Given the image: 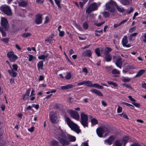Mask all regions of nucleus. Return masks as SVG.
<instances>
[{
    "label": "nucleus",
    "instance_id": "obj_16",
    "mask_svg": "<svg viewBox=\"0 0 146 146\" xmlns=\"http://www.w3.org/2000/svg\"><path fill=\"white\" fill-rule=\"evenodd\" d=\"M31 89V88H29L27 89L26 92V93L25 94L22 95L23 99L24 100H26L29 99L30 97L29 94Z\"/></svg>",
    "mask_w": 146,
    "mask_h": 146
},
{
    "label": "nucleus",
    "instance_id": "obj_33",
    "mask_svg": "<svg viewBox=\"0 0 146 146\" xmlns=\"http://www.w3.org/2000/svg\"><path fill=\"white\" fill-rule=\"evenodd\" d=\"M121 3L124 5H127L129 4V0H120Z\"/></svg>",
    "mask_w": 146,
    "mask_h": 146
},
{
    "label": "nucleus",
    "instance_id": "obj_55",
    "mask_svg": "<svg viewBox=\"0 0 146 146\" xmlns=\"http://www.w3.org/2000/svg\"><path fill=\"white\" fill-rule=\"evenodd\" d=\"M49 20V18L48 16H46L45 18V21L44 23H47Z\"/></svg>",
    "mask_w": 146,
    "mask_h": 146
},
{
    "label": "nucleus",
    "instance_id": "obj_60",
    "mask_svg": "<svg viewBox=\"0 0 146 146\" xmlns=\"http://www.w3.org/2000/svg\"><path fill=\"white\" fill-rule=\"evenodd\" d=\"M34 92H35V91H34V89H33L31 91V94H30V97H31L32 96H35V94H34Z\"/></svg>",
    "mask_w": 146,
    "mask_h": 146
},
{
    "label": "nucleus",
    "instance_id": "obj_8",
    "mask_svg": "<svg viewBox=\"0 0 146 146\" xmlns=\"http://www.w3.org/2000/svg\"><path fill=\"white\" fill-rule=\"evenodd\" d=\"M129 137L125 136L123 137L122 140H116L115 143V145L116 146H122V144L123 143L124 146H125L126 143L128 141Z\"/></svg>",
    "mask_w": 146,
    "mask_h": 146
},
{
    "label": "nucleus",
    "instance_id": "obj_24",
    "mask_svg": "<svg viewBox=\"0 0 146 146\" xmlns=\"http://www.w3.org/2000/svg\"><path fill=\"white\" fill-rule=\"evenodd\" d=\"M90 91L92 93L97 94L99 96H102L103 94L100 91L96 89H93L90 90Z\"/></svg>",
    "mask_w": 146,
    "mask_h": 146
},
{
    "label": "nucleus",
    "instance_id": "obj_26",
    "mask_svg": "<svg viewBox=\"0 0 146 146\" xmlns=\"http://www.w3.org/2000/svg\"><path fill=\"white\" fill-rule=\"evenodd\" d=\"M145 72V70L143 69H142L139 70L137 72V74L135 76V77H137L141 76Z\"/></svg>",
    "mask_w": 146,
    "mask_h": 146
},
{
    "label": "nucleus",
    "instance_id": "obj_34",
    "mask_svg": "<svg viewBox=\"0 0 146 146\" xmlns=\"http://www.w3.org/2000/svg\"><path fill=\"white\" fill-rule=\"evenodd\" d=\"M121 79L122 81L124 82H128L131 80V78H125L124 77H121Z\"/></svg>",
    "mask_w": 146,
    "mask_h": 146
},
{
    "label": "nucleus",
    "instance_id": "obj_56",
    "mask_svg": "<svg viewBox=\"0 0 146 146\" xmlns=\"http://www.w3.org/2000/svg\"><path fill=\"white\" fill-rule=\"evenodd\" d=\"M138 34V32H135L131 34L130 35H131V37H133L136 36Z\"/></svg>",
    "mask_w": 146,
    "mask_h": 146
},
{
    "label": "nucleus",
    "instance_id": "obj_23",
    "mask_svg": "<svg viewBox=\"0 0 146 146\" xmlns=\"http://www.w3.org/2000/svg\"><path fill=\"white\" fill-rule=\"evenodd\" d=\"M90 87L100 89H102L103 88V87L102 86L98 84L95 83L92 84L91 82V84Z\"/></svg>",
    "mask_w": 146,
    "mask_h": 146
},
{
    "label": "nucleus",
    "instance_id": "obj_7",
    "mask_svg": "<svg viewBox=\"0 0 146 146\" xmlns=\"http://www.w3.org/2000/svg\"><path fill=\"white\" fill-rule=\"evenodd\" d=\"M1 26L3 27L5 31L8 30L9 24L6 18L3 17H1Z\"/></svg>",
    "mask_w": 146,
    "mask_h": 146
},
{
    "label": "nucleus",
    "instance_id": "obj_59",
    "mask_svg": "<svg viewBox=\"0 0 146 146\" xmlns=\"http://www.w3.org/2000/svg\"><path fill=\"white\" fill-rule=\"evenodd\" d=\"M102 105L104 107H106L107 105V104L106 102L104 100H102Z\"/></svg>",
    "mask_w": 146,
    "mask_h": 146
},
{
    "label": "nucleus",
    "instance_id": "obj_29",
    "mask_svg": "<svg viewBox=\"0 0 146 146\" xmlns=\"http://www.w3.org/2000/svg\"><path fill=\"white\" fill-rule=\"evenodd\" d=\"M58 144V142L56 140H53L50 142V146H57Z\"/></svg>",
    "mask_w": 146,
    "mask_h": 146
},
{
    "label": "nucleus",
    "instance_id": "obj_19",
    "mask_svg": "<svg viewBox=\"0 0 146 146\" xmlns=\"http://www.w3.org/2000/svg\"><path fill=\"white\" fill-rule=\"evenodd\" d=\"M122 64V58L121 57L119 58L115 63V64L117 67L121 69V66Z\"/></svg>",
    "mask_w": 146,
    "mask_h": 146
},
{
    "label": "nucleus",
    "instance_id": "obj_9",
    "mask_svg": "<svg viewBox=\"0 0 146 146\" xmlns=\"http://www.w3.org/2000/svg\"><path fill=\"white\" fill-rule=\"evenodd\" d=\"M98 6L97 5V4L96 3H94L91 4L90 6L87 8L86 13L89 14L91 12L97 10Z\"/></svg>",
    "mask_w": 146,
    "mask_h": 146
},
{
    "label": "nucleus",
    "instance_id": "obj_14",
    "mask_svg": "<svg viewBox=\"0 0 146 146\" xmlns=\"http://www.w3.org/2000/svg\"><path fill=\"white\" fill-rule=\"evenodd\" d=\"M42 14H38L36 15L35 20V22L37 25H39L42 23Z\"/></svg>",
    "mask_w": 146,
    "mask_h": 146
},
{
    "label": "nucleus",
    "instance_id": "obj_5",
    "mask_svg": "<svg viewBox=\"0 0 146 146\" xmlns=\"http://www.w3.org/2000/svg\"><path fill=\"white\" fill-rule=\"evenodd\" d=\"M116 5V3L114 1H110L106 4V9L111 12H114L115 10V6Z\"/></svg>",
    "mask_w": 146,
    "mask_h": 146
},
{
    "label": "nucleus",
    "instance_id": "obj_45",
    "mask_svg": "<svg viewBox=\"0 0 146 146\" xmlns=\"http://www.w3.org/2000/svg\"><path fill=\"white\" fill-rule=\"evenodd\" d=\"M73 25L79 30H82V28L79 25H77L76 23H74Z\"/></svg>",
    "mask_w": 146,
    "mask_h": 146
},
{
    "label": "nucleus",
    "instance_id": "obj_49",
    "mask_svg": "<svg viewBox=\"0 0 146 146\" xmlns=\"http://www.w3.org/2000/svg\"><path fill=\"white\" fill-rule=\"evenodd\" d=\"M122 85L123 86H125L127 88H128L130 89H131V90L132 89V87L131 86V85L129 84H122Z\"/></svg>",
    "mask_w": 146,
    "mask_h": 146
},
{
    "label": "nucleus",
    "instance_id": "obj_61",
    "mask_svg": "<svg viewBox=\"0 0 146 146\" xmlns=\"http://www.w3.org/2000/svg\"><path fill=\"white\" fill-rule=\"evenodd\" d=\"M33 106L35 108L36 110H38L39 108V105H38L33 104Z\"/></svg>",
    "mask_w": 146,
    "mask_h": 146
},
{
    "label": "nucleus",
    "instance_id": "obj_3",
    "mask_svg": "<svg viewBox=\"0 0 146 146\" xmlns=\"http://www.w3.org/2000/svg\"><path fill=\"white\" fill-rule=\"evenodd\" d=\"M96 133L98 136L100 137H103L102 135L105 133V136H108L110 133V129L104 126L100 127L96 130Z\"/></svg>",
    "mask_w": 146,
    "mask_h": 146
},
{
    "label": "nucleus",
    "instance_id": "obj_13",
    "mask_svg": "<svg viewBox=\"0 0 146 146\" xmlns=\"http://www.w3.org/2000/svg\"><path fill=\"white\" fill-rule=\"evenodd\" d=\"M128 43L127 37L126 36H124L122 40V43L123 46L126 47H130L131 45L129 44H127Z\"/></svg>",
    "mask_w": 146,
    "mask_h": 146
},
{
    "label": "nucleus",
    "instance_id": "obj_18",
    "mask_svg": "<svg viewBox=\"0 0 146 146\" xmlns=\"http://www.w3.org/2000/svg\"><path fill=\"white\" fill-rule=\"evenodd\" d=\"M98 20H95L94 21V23L95 25L98 27H99L102 25L104 23V22H102L101 23H100L102 19V16L100 15H99L98 17Z\"/></svg>",
    "mask_w": 146,
    "mask_h": 146
},
{
    "label": "nucleus",
    "instance_id": "obj_54",
    "mask_svg": "<svg viewBox=\"0 0 146 146\" xmlns=\"http://www.w3.org/2000/svg\"><path fill=\"white\" fill-rule=\"evenodd\" d=\"M129 20L128 18H127L125 20H124L122 21H121L120 23V25H123L128 20Z\"/></svg>",
    "mask_w": 146,
    "mask_h": 146
},
{
    "label": "nucleus",
    "instance_id": "obj_57",
    "mask_svg": "<svg viewBox=\"0 0 146 146\" xmlns=\"http://www.w3.org/2000/svg\"><path fill=\"white\" fill-rule=\"evenodd\" d=\"M34 129V127L32 126L31 127L29 128L28 129V130L30 132H32L33 131Z\"/></svg>",
    "mask_w": 146,
    "mask_h": 146
},
{
    "label": "nucleus",
    "instance_id": "obj_38",
    "mask_svg": "<svg viewBox=\"0 0 146 146\" xmlns=\"http://www.w3.org/2000/svg\"><path fill=\"white\" fill-rule=\"evenodd\" d=\"M29 61H31L33 59L35 60L36 59V57L33 56L32 55L29 54Z\"/></svg>",
    "mask_w": 146,
    "mask_h": 146
},
{
    "label": "nucleus",
    "instance_id": "obj_2",
    "mask_svg": "<svg viewBox=\"0 0 146 146\" xmlns=\"http://www.w3.org/2000/svg\"><path fill=\"white\" fill-rule=\"evenodd\" d=\"M65 119L67 125L72 130L77 133L80 132L81 130L79 129V127L72 121L69 117H66Z\"/></svg>",
    "mask_w": 146,
    "mask_h": 146
},
{
    "label": "nucleus",
    "instance_id": "obj_44",
    "mask_svg": "<svg viewBox=\"0 0 146 146\" xmlns=\"http://www.w3.org/2000/svg\"><path fill=\"white\" fill-rule=\"evenodd\" d=\"M45 41L47 43H50L52 41V38H51V37L49 36L48 37L46 38L45 40Z\"/></svg>",
    "mask_w": 146,
    "mask_h": 146
},
{
    "label": "nucleus",
    "instance_id": "obj_58",
    "mask_svg": "<svg viewBox=\"0 0 146 146\" xmlns=\"http://www.w3.org/2000/svg\"><path fill=\"white\" fill-rule=\"evenodd\" d=\"M128 98L129 99V100L135 102L136 101L135 100L132 98V96H128Z\"/></svg>",
    "mask_w": 146,
    "mask_h": 146
},
{
    "label": "nucleus",
    "instance_id": "obj_35",
    "mask_svg": "<svg viewBox=\"0 0 146 146\" xmlns=\"http://www.w3.org/2000/svg\"><path fill=\"white\" fill-rule=\"evenodd\" d=\"M111 56L109 54H108L105 57V59L106 62H109L111 61Z\"/></svg>",
    "mask_w": 146,
    "mask_h": 146
},
{
    "label": "nucleus",
    "instance_id": "obj_1",
    "mask_svg": "<svg viewBox=\"0 0 146 146\" xmlns=\"http://www.w3.org/2000/svg\"><path fill=\"white\" fill-rule=\"evenodd\" d=\"M54 135L63 146L68 145L70 142H74L76 140L75 136L67 134L60 129V127L55 130Z\"/></svg>",
    "mask_w": 146,
    "mask_h": 146
},
{
    "label": "nucleus",
    "instance_id": "obj_48",
    "mask_svg": "<svg viewBox=\"0 0 146 146\" xmlns=\"http://www.w3.org/2000/svg\"><path fill=\"white\" fill-rule=\"evenodd\" d=\"M83 27V28L85 29H87L88 28V25L86 23H84Z\"/></svg>",
    "mask_w": 146,
    "mask_h": 146
},
{
    "label": "nucleus",
    "instance_id": "obj_21",
    "mask_svg": "<svg viewBox=\"0 0 146 146\" xmlns=\"http://www.w3.org/2000/svg\"><path fill=\"white\" fill-rule=\"evenodd\" d=\"M92 54V52L90 50H87L84 51L82 54L83 56L90 57Z\"/></svg>",
    "mask_w": 146,
    "mask_h": 146
},
{
    "label": "nucleus",
    "instance_id": "obj_11",
    "mask_svg": "<svg viewBox=\"0 0 146 146\" xmlns=\"http://www.w3.org/2000/svg\"><path fill=\"white\" fill-rule=\"evenodd\" d=\"M69 114L73 118L78 120L80 119V116L78 113L76 111L70 110L68 111Z\"/></svg>",
    "mask_w": 146,
    "mask_h": 146
},
{
    "label": "nucleus",
    "instance_id": "obj_40",
    "mask_svg": "<svg viewBox=\"0 0 146 146\" xmlns=\"http://www.w3.org/2000/svg\"><path fill=\"white\" fill-rule=\"evenodd\" d=\"M103 14L106 18L109 17L110 15L109 12L107 11H104L103 12Z\"/></svg>",
    "mask_w": 146,
    "mask_h": 146
},
{
    "label": "nucleus",
    "instance_id": "obj_52",
    "mask_svg": "<svg viewBox=\"0 0 146 146\" xmlns=\"http://www.w3.org/2000/svg\"><path fill=\"white\" fill-rule=\"evenodd\" d=\"M132 104L136 107L138 108H139L140 106V104L139 103H137L136 102H133Z\"/></svg>",
    "mask_w": 146,
    "mask_h": 146
},
{
    "label": "nucleus",
    "instance_id": "obj_53",
    "mask_svg": "<svg viewBox=\"0 0 146 146\" xmlns=\"http://www.w3.org/2000/svg\"><path fill=\"white\" fill-rule=\"evenodd\" d=\"M122 111V108L120 106H118V107L117 108V112L118 113H121V112Z\"/></svg>",
    "mask_w": 146,
    "mask_h": 146
},
{
    "label": "nucleus",
    "instance_id": "obj_12",
    "mask_svg": "<svg viewBox=\"0 0 146 146\" xmlns=\"http://www.w3.org/2000/svg\"><path fill=\"white\" fill-rule=\"evenodd\" d=\"M49 116L50 120L51 122L56 123L58 121L57 116L54 113L50 112L49 113Z\"/></svg>",
    "mask_w": 146,
    "mask_h": 146
},
{
    "label": "nucleus",
    "instance_id": "obj_22",
    "mask_svg": "<svg viewBox=\"0 0 146 146\" xmlns=\"http://www.w3.org/2000/svg\"><path fill=\"white\" fill-rule=\"evenodd\" d=\"M74 86L72 84H70L66 86H61V89L62 90H67L72 88Z\"/></svg>",
    "mask_w": 146,
    "mask_h": 146
},
{
    "label": "nucleus",
    "instance_id": "obj_25",
    "mask_svg": "<svg viewBox=\"0 0 146 146\" xmlns=\"http://www.w3.org/2000/svg\"><path fill=\"white\" fill-rule=\"evenodd\" d=\"M8 71L10 75L13 77H15L17 74V72L14 70H9Z\"/></svg>",
    "mask_w": 146,
    "mask_h": 146
},
{
    "label": "nucleus",
    "instance_id": "obj_36",
    "mask_svg": "<svg viewBox=\"0 0 146 146\" xmlns=\"http://www.w3.org/2000/svg\"><path fill=\"white\" fill-rule=\"evenodd\" d=\"M126 68L129 71L131 69H135L134 66L132 64H128Z\"/></svg>",
    "mask_w": 146,
    "mask_h": 146
},
{
    "label": "nucleus",
    "instance_id": "obj_15",
    "mask_svg": "<svg viewBox=\"0 0 146 146\" xmlns=\"http://www.w3.org/2000/svg\"><path fill=\"white\" fill-rule=\"evenodd\" d=\"M13 0H7L8 4H10ZM19 5L20 6H24L27 5V2L23 0H17Z\"/></svg>",
    "mask_w": 146,
    "mask_h": 146
},
{
    "label": "nucleus",
    "instance_id": "obj_64",
    "mask_svg": "<svg viewBox=\"0 0 146 146\" xmlns=\"http://www.w3.org/2000/svg\"><path fill=\"white\" fill-rule=\"evenodd\" d=\"M82 70L83 72L86 73V74H87L88 73V70L86 68H83L82 69Z\"/></svg>",
    "mask_w": 146,
    "mask_h": 146
},
{
    "label": "nucleus",
    "instance_id": "obj_27",
    "mask_svg": "<svg viewBox=\"0 0 146 146\" xmlns=\"http://www.w3.org/2000/svg\"><path fill=\"white\" fill-rule=\"evenodd\" d=\"M116 7L118 11L120 13H123L124 11V9L121 5H118L116 4Z\"/></svg>",
    "mask_w": 146,
    "mask_h": 146
},
{
    "label": "nucleus",
    "instance_id": "obj_32",
    "mask_svg": "<svg viewBox=\"0 0 146 146\" xmlns=\"http://www.w3.org/2000/svg\"><path fill=\"white\" fill-rule=\"evenodd\" d=\"M10 68L11 69V70L14 71H17L18 68V66L17 64H13L12 65V66H11V67Z\"/></svg>",
    "mask_w": 146,
    "mask_h": 146
},
{
    "label": "nucleus",
    "instance_id": "obj_51",
    "mask_svg": "<svg viewBox=\"0 0 146 146\" xmlns=\"http://www.w3.org/2000/svg\"><path fill=\"white\" fill-rule=\"evenodd\" d=\"M119 115H120V116L121 117H124V118H126L127 119H128V118L127 116V115L126 114H125V113H123L121 114H119Z\"/></svg>",
    "mask_w": 146,
    "mask_h": 146
},
{
    "label": "nucleus",
    "instance_id": "obj_50",
    "mask_svg": "<svg viewBox=\"0 0 146 146\" xmlns=\"http://www.w3.org/2000/svg\"><path fill=\"white\" fill-rule=\"evenodd\" d=\"M59 36H63L64 34V32L63 31H61L60 30H59Z\"/></svg>",
    "mask_w": 146,
    "mask_h": 146
},
{
    "label": "nucleus",
    "instance_id": "obj_4",
    "mask_svg": "<svg viewBox=\"0 0 146 146\" xmlns=\"http://www.w3.org/2000/svg\"><path fill=\"white\" fill-rule=\"evenodd\" d=\"M80 121L82 125L84 127H88V116L84 113H82L81 114Z\"/></svg>",
    "mask_w": 146,
    "mask_h": 146
},
{
    "label": "nucleus",
    "instance_id": "obj_10",
    "mask_svg": "<svg viewBox=\"0 0 146 146\" xmlns=\"http://www.w3.org/2000/svg\"><path fill=\"white\" fill-rule=\"evenodd\" d=\"M7 56L9 60L11 62H15L18 58V57L15 54L13 51H10L7 52Z\"/></svg>",
    "mask_w": 146,
    "mask_h": 146
},
{
    "label": "nucleus",
    "instance_id": "obj_17",
    "mask_svg": "<svg viewBox=\"0 0 146 146\" xmlns=\"http://www.w3.org/2000/svg\"><path fill=\"white\" fill-rule=\"evenodd\" d=\"M91 81L89 80H84L82 82H79L77 84L78 86L84 85L88 87H90L91 84Z\"/></svg>",
    "mask_w": 146,
    "mask_h": 146
},
{
    "label": "nucleus",
    "instance_id": "obj_46",
    "mask_svg": "<svg viewBox=\"0 0 146 146\" xmlns=\"http://www.w3.org/2000/svg\"><path fill=\"white\" fill-rule=\"evenodd\" d=\"M111 51V48L108 47H106L105 49V52L106 53H108L110 52Z\"/></svg>",
    "mask_w": 146,
    "mask_h": 146
},
{
    "label": "nucleus",
    "instance_id": "obj_6",
    "mask_svg": "<svg viewBox=\"0 0 146 146\" xmlns=\"http://www.w3.org/2000/svg\"><path fill=\"white\" fill-rule=\"evenodd\" d=\"M1 10L8 16L12 15V13L10 7L7 5H3L1 7Z\"/></svg>",
    "mask_w": 146,
    "mask_h": 146
},
{
    "label": "nucleus",
    "instance_id": "obj_31",
    "mask_svg": "<svg viewBox=\"0 0 146 146\" xmlns=\"http://www.w3.org/2000/svg\"><path fill=\"white\" fill-rule=\"evenodd\" d=\"M91 125H96L98 123V120L94 118H92L91 119Z\"/></svg>",
    "mask_w": 146,
    "mask_h": 146
},
{
    "label": "nucleus",
    "instance_id": "obj_20",
    "mask_svg": "<svg viewBox=\"0 0 146 146\" xmlns=\"http://www.w3.org/2000/svg\"><path fill=\"white\" fill-rule=\"evenodd\" d=\"M114 137L113 136L110 137L108 139L104 141L106 144L110 145L111 144L112 141L113 140Z\"/></svg>",
    "mask_w": 146,
    "mask_h": 146
},
{
    "label": "nucleus",
    "instance_id": "obj_62",
    "mask_svg": "<svg viewBox=\"0 0 146 146\" xmlns=\"http://www.w3.org/2000/svg\"><path fill=\"white\" fill-rule=\"evenodd\" d=\"M142 87L146 90V83H143L142 84Z\"/></svg>",
    "mask_w": 146,
    "mask_h": 146
},
{
    "label": "nucleus",
    "instance_id": "obj_43",
    "mask_svg": "<svg viewBox=\"0 0 146 146\" xmlns=\"http://www.w3.org/2000/svg\"><path fill=\"white\" fill-rule=\"evenodd\" d=\"M54 1L56 4L57 5L58 8L59 9H61V6L60 5V4L61 1H58L57 0H54Z\"/></svg>",
    "mask_w": 146,
    "mask_h": 146
},
{
    "label": "nucleus",
    "instance_id": "obj_30",
    "mask_svg": "<svg viewBox=\"0 0 146 146\" xmlns=\"http://www.w3.org/2000/svg\"><path fill=\"white\" fill-rule=\"evenodd\" d=\"M48 56V54H46L45 55L42 54L38 56V58L40 60H44L45 58H47Z\"/></svg>",
    "mask_w": 146,
    "mask_h": 146
},
{
    "label": "nucleus",
    "instance_id": "obj_42",
    "mask_svg": "<svg viewBox=\"0 0 146 146\" xmlns=\"http://www.w3.org/2000/svg\"><path fill=\"white\" fill-rule=\"evenodd\" d=\"M71 77V74L70 72L67 73L66 76H65V78L66 79H69Z\"/></svg>",
    "mask_w": 146,
    "mask_h": 146
},
{
    "label": "nucleus",
    "instance_id": "obj_63",
    "mask_svg": "<svg viewBox=\"0 0 146 146\" xmlns=\"http://www.w3.org/2000/svg\"><path fill=\"white\" fill-rule=\"evenodd\" d=\"M2 40L5 42L7 43L8 42V40L7 38H3L2 39Z\"/></svg>",
    "mask_w": 146,
    "mask_h": 146
},
{
    "label": "nucleus",
    "instance_id": "obj_41",
    "mask_svg": "<svg viewBox=\"0 0 146 146\" xmlns=\"http://www.w3.org/2000/svg\"><path fill=\"white\" fill-rule=\"evenodd\" d=\"M95 52L98 56H101L100 50L99 48H97L95 49Z\"/></svg>",
    "mask_w": 146,
    "mask_h": 146
},
{
    "label": "nucleus",
    "instance_id": "obj_37",
    "mask_svg": "<svg viewBox=\"0 0 146 146\" xmlns=\"http://www.w3.org/2000/svg\"><path fill=\"white\" fill-rule=\"evenodd\" d=\"M31 35V34L30 33H24L22 35V36L24 38H27L30 36Z\"/></svg>",
    "mask_w": 146,
    "mask_h": 146
},
{
    "label": "nucleus",
    "instance_id": "obj_28",
    "mask_svg": "<svg viewBox=\"0 0 146 146\" xmlns=\"http://www.w3.org/2000/svg\"><path fill=\"white\" fill-rule=\"evenodd\" d=\"M37 67L38 70H40L42 69L43 66V62L42 61H39L37 63Z\"/></svg>",
    "mask_w": 146,
    "mask_h": 146
},
{
    "label": "nucleus",
    "instance_id": "obj_47",
    "mask_svg": "<svg viewBox=\"0 0 146 146\" xmlns=\"http://www.w3.org/2000/svg\"><path fill=\"white\" fill-rule=\"evenodd\" d=\"M136 29V27L135 26H134L133 27L130 28L129 30V33H131L135 31Z\"/></svg>",
    "mask_w": 146,
    "mask_h": 146
},
{
    "label": "nucleus",
    "instance_id": "obj_39",
    "mask_svg": "<svg viewBox=\"0 0 146 146\" xmlns=\"http://www.w3.org/2000/svg\"><path fill=\"white\" fill-rule=\"evenodd\" d=\"M111 73L113 74H120V72L117 69H115L112 71Z\"/></svg>",
    "mask_w": 146,
    "mask_h": 146
}]
</instances>
